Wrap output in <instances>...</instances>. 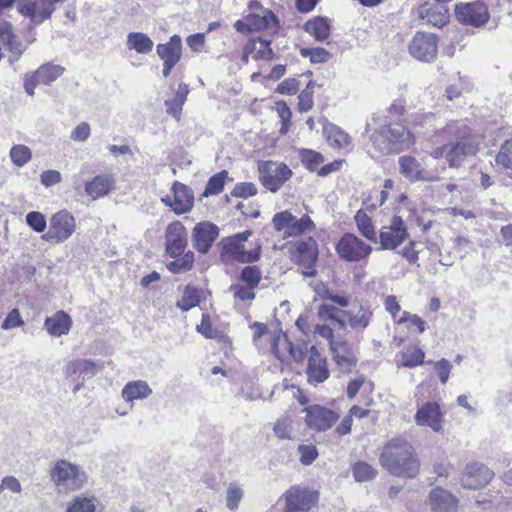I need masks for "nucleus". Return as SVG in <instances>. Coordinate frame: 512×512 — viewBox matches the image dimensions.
Instances as JSON below:
<instances>
[{"mask_svg": "<svg viewBox=\"0 0 512 512\" xmlns=\"http://www.w3.org/2000/svg\"><path fill=\"white\" fill-rule=\"evenodd\" d=\"M372 146L381 154L399 153L414 143L411 132L402 124L388 120L386 115H374L366 123Z\"/></svg>", "mask_w": 512, "mask_h": 512, "instance_id": "1", "label": "nucleus"}, {"mask_svg": "<svg viewBox=\"0 0 512 512\" xmlns=\"http://www.w3.org/2000/svg\"><path fill=\"white\" fill-rule=\"evenodd\" d=\"M380 464L391 475L408 479L415 478L420 468L414 447L401 438L392 439L385 445Z\"/></svg>", "mask_w": 512, "mask_h": 512, "instance_id": "2", "label": "nucleus"}, {"mask_svg": "<svg viewBox=\"0 0 512 512\" xmlns=\"http://www.w3.org/2000/svg\"><path fill=\"white\" fill-rule=\"evenodd\" d=\"M251 236V231H244L231 237H226L219 243L220 259L224 263L237 261L240 263H251L258 260L260 248L246 251L244 243Z\"/></svg>", "mask_w": 512, "mask_h": 512, "instance_id": "3", "label": "nucleus"}, {"mask_svg": "<svg viewBox=\"0 0 512 512\" xmlns=\"http://www.w3.org/2000/svg\"><path fill=\"white\" fill-rule=\"evenodd\" d=\"M259 180L269 191L277 192L292 177V170L284 163L265 161L258 165Z\"/></svg>", "mask_w": 512, "mask_h": 512, "instance_id": "4", "label": "nucleus"}, {"mask_svg": "<svg viewBox=\"0 0 512 512\" xmlns=\"http://www.w3.org/2000/svg\"><path fill=\"white\" fill-rule=\"evenodd\" d=\"M75 229L74 216L67 210H61L52 215L49 221V230L41 236V239L59 244L69 239Z\"/></svg>", "mask_w": 512, "mask_h": 512, "instance_id": "5", "label": "nucleus"}, {"mask_svg": "<svg viewBox=\"0 0 512 512\" xmlns=\"http://www.w3.org/2000/svg\"><path fill=\"white\" fill-rule=\"evenodd\" d=\"M340 258L348 262H360L368 258L372 247L352 233H345L336 245Z\"/></svg>", "mask_w": 512, "mask_h": 512, "instance_id": "6", "label": "nucleus"}, {"mask_svg": "<svg viewBox=\"0 0 512 512\" xmlns=\"http://www.w3.org/2000/svg\"><path fill=\"white\" fill-rule=\"evenodd\" d=\"M51 478L58 486L76 490L83 485L84 473L78 466L66 460H58L51 471Z\"/></svg>", "mask_w": 512, "mask_h": 512, "instance_id": "7", "label": "nucleus"}, {"mask_svg": "<svg viewBox=\"0 0 512 512\" xmlns=\"http://www.w3.org/2000/svg\"><path fill=\"white\" fill-rule=\"evenodd\" d=\"M64 67L53 63L41 65L33 73H28L24 78V89L29 96H34L37 85H49L56 81L63 73Z\"/></svg>", "mask_w": 512, "mask_h": 512, "instance_id": "8", "label": "nucleus"}, {"mask_svg": "<svg viewBox=\"0 0 512 512\" xmlns=\"http://www.w3.org/2000/svg\"><path fill=\"white\" fill-rule=\"evenodd\" d=\"M284 499V512H307L317 503L318 493L307 488L292 486L284 494Z\"/></svg>", "mask_w": 512, "mask_h": 512, "instance_id": "9", "label": "nucleus"}, {"mask_svg": "<svg viewBox=\"0 0 512 512\" xmlns=\"http://www.w3.org/2000/svg\"><path fill=\"white\" fill-rule=\"evenodd\" d=\"M274 228L284 237L297 236L314 227L313 221L308 216L297 219L288 211L274 215L272 219Z\"/></svg>", "mask_w": 512, "mask_h": 512, "instance_id": "10", "label": "nucleus"}, {"mask_svg": "<svg viewBox=\"0 0 512 512\" xmlns=\"http://www.w3.org/2000/svg\"><path fill=\"white\" fill-rule=\"evenodd\" d=\"M65 0H18L17 7L18 11L31 19L35 24L43 22L48 19L55 6L58 3H62Z\"/></svg>", "mask_w": 512, "mask_h": 512, "instance_id": "11", "label": "nucleus"}, {"mask_svg": "<svg viewBox=\"0 0 512 512\" xmlns=\"http://www.w3.org/2000/svg\"><path fill=\"white\" fill-rule=\"evenodd\" d=\"M409 236L407 227L400 216H393L389 225L383 226L380 234V249H396Z\"/></svg>", "mask_w": 512, "mask_h": 512, "instance_id": "12", "label": "nucleus"}, {"mask_svg": "<svg viewBox=\"0 0 512 512\" xmlns=\"http://www.w3.org/2000/svg\"><path fill=\"white\" fill-rule=\"evenodd\" d=\"M409 53L419 61H433L437 55L436 36L432 33L418 32L409 44Z\"/></svg>", "mask_w": 512, "mask_h": 512, "instance_id": "13", "label": "nucleus"}, {"mask_svg": "<svg viewBox=\"0 0 512 512\" xmlns=\"http://www.w3.org/2000/svg\"><path fill=\"white\" fill-rule=\"evenodd\" d=\"M299 264L304 268V277H314L317 274L315 263L318 258V246L312 237L301 239L296 243Z\"/></svg>", "mask_w": 512, "mask_h": 512, "instance_id": "14", "label": "nucleus"}, {"mask_svg": "<svg viewBox=\"0 0 512 512\" xmlns=\"http://www.w3.org/2000/svg\"><path fill=\"white\" fill-rule=\"evenodd\" d=\"M400 173L410 181L434 182L439 176L425 169L422 163L413 156H402L399 158Z\"/></svg>", "mask_w": 512, "mask_h": 512, "instance_id": "15", "label": "nucleus"}, {"mask_svg": "<svg viewBox=\"0 0 512 512\" xmlns=\"http://www.w3.org/2000/svg\"><path fill=\"white\" fill-rule=\"evenodd\" d=\"M187 246V231L180 221L170 223L165 232V248L172 258L181 256Z\"/></svg>", "mask_w": 512, "mask_h": 512, "instance_id": "16", "label": "nucleus"}, {"mask_svg": "<svg viewBox=\"0 0 512 512\" xmlns=\"http://www.w3.org/2000/svg\"><path fill=\"white\" fill-rule=\"evenodd\" d=\"M173 198L166 196L162 198V202L172 208V210L180 215L190 211L194 203V195L189 187L180 183L174 182L171 188Z\"/></svg>", "mask_w": 512, "mask_h": 512, "instance_id": "17", "label": "nucleus"}, {"mask_svg": "<svg viewBox=\"0 0 512 512\" xmlns=\"http://www.w3.org/2000/svg\"><path fill=\"white\" fill-rule=\"evenodd\" d=\"M306 423L315 431L330 429L339 419V414L322 406L313 405L306 409Z\"/></svg>", "mask_w": 512, "mask_h": 512, "instance_id": "18", "label": "nucleus"}, {"mask_svg": "<svg viewBox=\"0 0 512 512\" xmlns=\"http://www.w3.org/2000/svg\"><path fill=\"white\" fill-rule=\"evenodd\" d=\"M330 351L333 361L341 372L349 373L356 366L357 358L346 340H331Z\"/></svg>", "mask_w": 512, "mask_h": 512, "instance_id": "19", "label": "nucleus"}, {"mask_svg": "<svg viewBox=\"0 0 512 512\" xmlns=\"http://www.w3.org/2000/svg\"><path fill=\"white\" fill-rule=\"evenodd\" d=\"M219 235V229L210 222H200L196 224L192 232L193 247L201 254H206L213 242Z\"/></svg>", "mask_w": 512, "mask_h": 512, "instance_id": "20", "label": "nucleus"}, {"mask_svg": "<svg viewBox=\"0 0 512 512\" xmlns=\"http://www.w3.org/2000/svg\"><path fill=\"white\" fill-rule=\"evenodd\" d=\"M308 365L306 369L307 380L312 385L324 382L329 377V370L325 357H322L315 346L308 351Z\"/></svg>", "mask_w": 512, "mask_h": 512, "instance_id": "21", "label": "nucleus"}, {"mask_svg": "<svg viewBox=\"0 0 512 512\" xmlns=\"http://www.w3.org/2000/svg\"><path fill=\"white\" fill-rule=\"evenodd\" d=\"M250 8L258 11L249 14V25L252 32L262 30L270 32L277 31L279 25L278 19L271 10L263 8L258 2H253Z\"/></svg>", "mask_w": 512, "mask_h": 512, "instance_id": "22", "label": "nucleus"}, {"mask_svg": "<svg viewBox=\"0 0 512 512\" xmlns=\"http://www.w3.org/2000/svg\"><path fill=\"white\" fill-rule=\"evenodd\" d=\"M346 327L349 326L354 332L362 333L372 320V310L369 306H353L348 310L342 311Z\"/></svg>", "mask_w": 512, "mask_h": 512, "instance_id": "23", "label": "nucleus"}, {"mask_svg": "<svg viewBox=\"0 0 512 512\" xmlns=\"http://www.w3.org/2000/svg\"><path fill=\"white\" fill-rule=\"evenodd\" d=\"M418 425L429 426L433 431L439 432L442 428V415L437 403L427 402L420 407L415 415Z\"/></svg>", "mask_w": 512, "mask_h": 512, "instance_id": "24", "label": "nucleus"}, {"mask_svg": "<svg viewBox=\"0 0 512 512\" xmlns=\"http://www.w3.org/2000/svg\"><path fill=\"white\" fill-rule=\"evenodd\" d=\"M457 503L456 497L443 488H435L430 492L429 505L433 512H455Z\"/></svg>", "mask_w": 512, "mask_h": 512, "instance_id": "25", "label": "nucleus"}, {"mask_svg": "<svg viewBox=\"0 0 512 512\" xmlns=\"http://www.w3.org/2000/svg\"><path fill=\"white\" fill-rule=\"evenodd\" d=\"M113 188L114 179L108 174L97 175L85 183V193L92 200L106 196Z\"/></svg>", "mask_w": 512, "mask_h": 512, "instance_id": "26", "label": "nucleus"}, {"mask_svg": "<svg viewBox=\"0 0 512 512\" xmlns=\"http://www.w3.org/2000/svg\"><path fill=\"white\" fill-rule=\"evenodd\" d=\"M455 17L464 25L480 27V2L458 3L455 5Z\"/></svg>", "mask_w": 512, "mask_h": 512, "instance_id": "27", "label": "nucleus"}, {"mask_svg": "<svg viewBox=\"0 0 512 512\" xmlns=\"http://www.w3.org/2000/svg\"><path fill=\"white\" fill-rule=\"evenodd\" d=\"M72 325L70 316L64 311H58L51 317H47L44 326L52 336L59 337L68 334Z\"/></svg>", "mask_w": 512, "mask_h": 512, "instance_id": "28", "label": "nucleus"}, {"mask_svg": "<svg viewBox=\"0 0 512 512\" xmlns=\"http://www.w3.org/2000/svg\"><path fill=\"white\" fill-rule=\"evenodd\" d=\"M156 51L163 62L178 63L182 53L180 36L173 35L167 43L158 44Z\"/></svg>", "mask_w": 512, "mask_h": 512, "instance_id": "29", "label": "nucleus"}, {"mask_svg": "<svg viewBox=\"0 0 512 512\" xmlns=\"http://www.w3.org/2000/svg\"><path fill=\"white\" fill-rule=\"evenodd\" d=\"M99 369L100 367L90 359H76L66 364L64 373L67 377L78 374L83 378H90L94 376Z\"/></svg>", "mask_w": 512, "mask_h": 512, "instance_id": "30", "label": "nucleus"}, {"mask_svg": "<svg viewBox=\"0 0 512 512\" xmlns=\"http://www.w3.org/2000/svg\"><path fill=\"white\" fill-rule=\"evenodd\" d=\"M0 43L12 53L10 62L17 61L23 53L22 44L16 40L12 33V26L7 22L0 24Z\"/></svg>", "mask_w": 512, "mask_h": 512, "instance_id": "31", "label": "nucleus"}, {"mask_svg": "<svg viewBox=\"0 0 512 512\" xmlns=\"http://www.w3.org/2000/svg\"><path fill=\"white\" fill-rule=\"evenodd\" d=\"M152 394V389L148 383L143 380L128 382L122 389L121 395L127 402H133L138 399H145Z\"/></svg>", "mask_w": 512, "mask_h": 512, "instance_id": "32", "label": "nucleus"}, {"mask_svg": "<svg viewBox=\"0 0 512 512\" xmlns=\"http://www.w3.org/2000/svg\"><path fill=\"white\" fill-rule=\"evenodd\" d=\"M475 153V147L466 141L457 142L449 147L445 154V158L451 167H457L463 159L470 154Z\"/></svg>", "mask_w": 512, "mask_h": 512, "instance_id": "33", "label": "nucleus"}, {"mask_svg": "<svg viewBox=\"0 0 512 512\" xmlns=\"http://www.w3.org/2000/svg\"><path fill=\"white\" fill-rule=\"evenodd\" d=\"M188 93V86L185 83H180L174 98L172 100L165 101L167 113L176 118L177 120L180 118L183 105L187 100Z\"/></svg>", "mask_w": 512, "mask_h": 512, "instance_id": "34", "label": "nucleus"}, {"mask_svg": "<svg viewBox=\"0 0 512 512\" xmlns=\"http://www.w3.org/2000/svg\"><path fill=\"white\" fill-rule=\"evenodd\" d=\"M127 46L140 54H148L152 51L154 43L151 38L142 32H132L127 36Z\"/></svg>", "mask_w": 512, "mask_h": 512, "instance_id": "35", "label": "nucleus"}, {"mask_svg": "<svg viewBox=\"0 0 512 512\" xmlns=\"http://www.w3.org/2000/svg\"><path fill=\"white\" fill-rule=\"evenodd\" d=\"M305 31L313 35L316 40L323 41L330 34V26L327 18L315 17L305 23Z\"/></svg>", "mask_w": 512, "mask_h": 512, "instance_id": "36", "label": "nucleus"}, {"mask_svg": "<svg viewBox=\"0 0 512 512\" xmlns=\"http://www.w3.org/2000/svg\"><path fill=\"white\" fill-rule=\"evenodd\" d=\"M357 228L367 240L376 243L377 233L371 218L362 209L358 210L355 217Z\"/></svg>", "mask_w": 512, "mask_h": 512, "instance_id": "37", "label": "nucleus"}, {"mask_svg": "<svg viewBox=\"0 0 512 512\" xmlns=\"http://www.w3.org/2000/svg\"><path fill=\"white\" fill-rule=\"evenodd\" d=\"M320 320L330 321L332 325L338 326L340 329L346 328V321L343 318L342 311L329 304H322L318 307L317 312Z\"/></svg>", "mask_w": 512, "mask_h": 512, "instance_id": "38", "label": "nucleus"}, {"mask_svg": "<svg viewBox=\"0 0 512 512\" xmlns=\"http://www.w3.org/2000/svg\"><path fill=\"white\" fill-rule=\"evenodd\" d=\"M194 263V253L192 251L186 252L175 258L174 261L169 262L166 267L174 274H181L192 269Z\"/></svg>", "mask_w": 512, "mask_h": 512, "instance_id": "39", "label": "nucleus"}, {"mask_svg": "<svg viewBox=\"0 0 512 512\" xmlns=\"http://www.w3.org/2000/svg\"><path fill=\"white\" fill-rule=\"evenodd\" d=\"M200 302L199 290L192 286H186L181 299L176 303V307L182 311H188L198 306Z\"/></svg>", "mask_w": 512, "mask_h": 512, "instance_id": "40", "label": "nucleus"}, {"mask_svg": "<svg viewBox=\"0 0 512 512\" xmlns=\"http://www.w3.org/2000/svg\"><path fill=\"white\" fill-rule=\"evenodd\" d=\"M244 498V490L237 482L229 483L226 490V507L229 511H236Z\"/></svg>", "mask_w": 512, "mask_h": 512, "instance_id": "41", "label": "nucleus"}, {"mask_svg": "<svg viewBox=\"0 0 512 512\" xmlns=\"http://www.w3.org/2000/svg\"><path fill=\"white\" fill-rule=\"evenodd\" d=\"M461 483L466 489H478L480 486V466L477 463L467 465L461 476Z\"/></svg>", "mask_w": 512, "mask_h": 512, "instance_id": "42", "label": "nucleus"}, {"mask_svg": "<svg viewBox=\"0 0 512 512\" xmlns=\"http://www.w3.org/2000/svg\"><path fill=\"white\" fill-rule=\"evenodd\" d=\"M299 157L301 163L309 170L315 171L319 165L324 162V157L321 153L311 149L299 150Z\"/></svg>", "mask_w": 512, "mask_h": 512, "instance_id": "43", "label": "nucleus"}, {"mask_svg": "<svg viewBox=\"0 0 512 512\" xmlns=\"http://www.w3.org/2000/svg\"><path fill=\"white\" fill-rule=\"evenodd\" d=\"M353 476L357 482L370 481L376 477L377 470L370 464L359 461L352 468Z\"/></svg>", "mask_w": 512, "mask_h": 512, "instance_id": "44", "label": "nucleus"}, {"mask_svg": "<svg viewBox=\"0 0 512 512\" xmlns=\"http://www.w3.org/2000/svg\"><path fill=\"white\" fill-rule=\"evenodd\" d=\"M228 177V172L223 170L215 175H213L204 190L203 195L209 196V195H217L219 194L224 187L225 179Z\"/></svg>", "mask_w": 512, "mask_h": 512, "instance_id": "45", "label": "nucleus"}, {"mask_svg": "<svg viewBox=\"0 0 512 512\" xmlns=\"http://www.w3.org/2000/svg\"><path fill=\"white\" fill-rule=\"evenodd\" d=\"M495 160L498 165L512 170V137L501 144Z\"/></svg>", "mask_w": 512, "mask_h": 512, "instance_id": "46", "label": "nucleus"}, {"mask_svg": "<svg viewBox=\"0 0 512 512\" xmlns=\"http://www.w3.org/2000/svg\"><path fill=\"white\" fill-rule=\"evenodd\" d=\"M424 352L420 348L408 349L401 353V365L415 367L424 362Z\"/></svg>", "mask_w": 512, "mask_h": 512, "instance_id": "47", "label": "nucleus"}, {"mask_svg": "<svg viewBox=\"0 0 512 512\" xmlns=\"http://www.w3.org/2000/svg\"><path fill=\"white\" fill-rule=\"evenodd\" d=\"M261 280V271L257 266H246L242 269L239 282L256 288Z\"/></svg>", "mask_w": 512, "mask_h": 512, "instance_id": "48", "label": "nucleus"}, {"mask_svg": "<svg viewBox=\"0 0 512 512\" xmlns=\"http://www.w3.org/2000/svg\"><path fill=\"white\" fill-rule=\"evenodd\" d=\"M10 157L16 166L21 167L31 159L32 153L27 146L15 145L10 150Z\"/></svg>", "mask_w": 512, "mask_h": 512, "instance_id": "49", "label": "nucleus"}, {"mask_svg": "<svg viewBox=\"0 0 512 512\" xmlns=\"http://www.w3.org/2000/svg\"><path fill=\"white\" fill-rule=\"evenodd\" d=\"M255 288L238 281V283L231 285L230 291L233 296L241 301H252L255 298Z\"/></svg>", "mask_w": 512, "mask_h": 512, "instance_id": "50", "label": "nucleus"}, {"mask_svg": "<svg viewBox=\"0 0 512 512\" xmlns=\"http://www.w3.org/2000/svg\"><path fill=\"white\" fill-rule=\"evenodd\" d=\"M256 44L254 50V58L262 60H271L274 57V52L270 47L271 41L259 38L257 41H250Z\"/></svg>", "mask_w": 512, "mask_h": 512, "instance_id": "51", "label": "nucleus"}, {"mask_svg": "<svg viewBox=\"0 0 512 512\" xmlns=\"http://www.w3.org/2000/svg\"><path fill=\"white\" fill-rule=\"evenodd\" d=\"M26 223L37 233H42L47 227L46 217L38 211H31L26 215Z\"/></svg>", "mask_w": 512, "mask_h": 512, "instance_id": "52", "label": "nucleus"}, {"mask_svg": "<svg viewBox=\"0 0 512 512\" xmlns=\"http://www.w3.org/2000/svg\"><path fill=\"white\" fill-rule=\"evenodd\" d=\"M304 57H309L313 63L327 62L330 58V53L324 48H305L301 50Z\"/></svg>", "mask_w": 512, "mask_h": 512, "instance_id": "53", "label": "nucleus"}, {"mask_svg": "<svg viewBox=\"0 0 512 512\" xmlns=\"http://www.w3.org/2000/svg\"><path fill=\"white\" fill-rule=\"evenodd\" d=\"M468 91H470L469 84L462 79H459L458 83L451 84L446 88L445 96L448 100L453 101Z\"/></svg>", "mask_w": 512, "mask_h": 512, "instance_id": "54", "label": "nucleus"}, {"mask_svg": "<svg viewBox=\"0 0 512 512\" xmlns=\"http://www.w3.org/2000/svg\"><path fill=\"white\" fill-rule=\"evenodd\" d=\"M256 193H257V188L251 182L239 183L231 191L232 196L240 197V198H248V197L256 195Z\"/></svg>", "mask_w": 512, "mask_h": 512, "instance_id": "55", "label": "nucleus"}, {"mask_svg": "<svg viewBox=\"0 0 512 512\" xmlns=\"http://www.w3.org/2000/svg\"><path fill=\"white\" fill-rule=\"evenodd\" d=\"M434 370L442 384H446L452 369L451 363L442 358L439 361L433 362Z\"/></svg>", "mask_w": 512, "mask_h": 512, "instance_id": "56", "label": "nucleus"}, {"mask_svg": "<svg viewBox=\"0 0 512 512\" xmlns=\"http://www.w3.org/2000/svg\"><path fill=\"white\" fill-rule=\"evenodd\" d=\"M274 433L279 439L291 438V422L287 418H280L274 425Z\"/></svg>", "mask_w": 512, "mask_h": 512, "instance_id": "57", "label": "nucleus"}, {"mask_svg": "<svg viewBox=\"0 0 512 512\" xmlns=\"http://www.w3.org/2000/svg\"><path fill=\"white\" fill-rule=\"evenodd\" d=\"M300 461L304 465H310L318 456V452L313 445H300L298 448Z\"/></svg>", "mask_w": 512, "mask_h": 512, "instance_id": "58", "label": "nucleus"}, {"mask_svg": "<svg viewBox=\"0 0 512 512\" xmlns=\"http://www.w3.org/2000/svg\"><path fill=\"white\" fill-rule=\"evenodd\" d=\"M95 505L92 500L88 498H78L68 508V512H94Z\"/></svg>", "mask_w": 512, "mask_h": 512, "instance_id": "59", "label": "nucleus"}, {"mask_svg": "<svg viewBox=\"0 0 512 512\" xmlns=\"http://www.w3.org/2000/svg\"><path fill=\"white\" fill-rule=\"evenodd\" d=\"M24 324V321L18 311V309H13L9 312L7 317L2 323V329L8 330L11 328L19 327Z\"/></svg>", "mask_w": 512, "mask_h": 512, "instance_id": "60", "label": "nucleus"}, {"mask_svg": "<svg viewBox=\"0 0 512 512\" xmlns=\"http://www.w3.org/2000/svg\"><path fill=\"white\" fill-rule=\"evenodd\" d=\"M62 180L61 173L57 170H46L40 175V181L45 187H51L60 183Z\"/></svg>", "mask_w": 512, "mask_h": 512, "instance_id": "61", "label": "nucleus"}, {"mask_svg": "<svg viewBox=\"0 0 512 512\" xmlns=\"http://www.w3.org/2000/svg\"><path fill=\"white\" fill-rule=\"evenodd\" d=\"M90 135V126L87 122H81L71 132V139L74 141H85Z\"/></svg>", "mask_w": 512, "mask_h": 512, "instance_id": "62", "label": "nucleus"}, {"mask_svg": "<svg viewBox=\"0 0 512 512\" xmlns=\"http://www.w3.org/2000/svg\"><path fill=\"white\" fill-rule=\"evenodd\" d=\"M328 139L337 147H344L349 144L348 135L337 128H333Z\"/></svg>", "mask_w": 512, "mask_h": 512, "instance_id": "63", "label": "nucleus"}, {"mask_svg": "<svg viewBox=\"0 0 512 512\" xmlns=\"http://www.w3.org/2000/svg\"><path fill=\"white\" fill-rule=\"evenodd\" d=\"M297 90L298 81L294 78L282 81L277 87V92H279L280 94L292 95L295 94Z\"/></svg>", "mask_w": 512, "mask_h": 512, "instance_id": "64", "label": "nucleus"}]
</instances>
